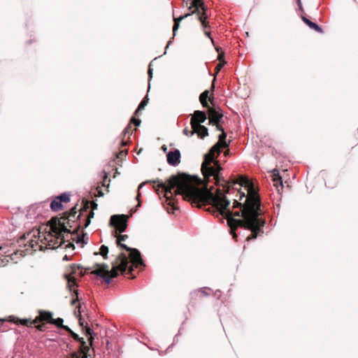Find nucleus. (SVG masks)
Instances as JSON below:
<instances>
[{
    "label": "nucleus",
    "instance_id": "4d7b16f0",
    "mask_svg": "<svg viewBox=\"0 0 358 358\" xmlns=\"http://www.w3.org/2000/svg\"><path fill=\"white\" fill-rule=\"evenodd\" d=\"M0 321H1V320H0Z\"/></svg>",
    "mask_w": 358,
    "mask_h": 358
},
{
    "label": "nucleus",
    "instance_id": "4468645a",
    "mask_svg": "<svg viewBox=\"0 0 358 358\" xmlns=\"http://www.w3.org/2000/svg\"><path fill=\"white\" fill-rule=\"evenodd\" d=\"M192 129L189 130L188 128H185L182 131L183 134L187 136H192L194 134H196L199 137V131L195 127V126H191Z\"/></svg>",
    "mask_w": 358,
    "mask_h": 358
},
{
    "label": "nucleus",
    "instance_id": "f257e3e1",
    "mask_svg": "<svg viewBox=\"0 0 358 358\" xmlns=\"http://www.w3.org/2000/svg\"><path fill=\"white\" fill-rule=\"evenodd\" d=\"M227 134L222 132L219 136L218 142L214 145L209 152L204 155L201 165L206 185L201 187L193 184L189 179L173 176L166 182L157 181L158 187L162 189L168 204L175 208L174 196L181 195L184 200L188 201L193 206L201 208L206 205L211 206L206 209L222 215L226 219L231 234L234 238L237 235L234 232L238 227H243L250 229L252 234L247 238L248 241L255 239L257 234L262 232L265 221L260 217V199L252 183L247 178L241 177L232 181V185L238 184L247 189L245 192L238 190L239 199L233 203V210H230V201L225 194L229 192V182L220 176L222 170L218 162L215 159L221 152L220 148H227Z\"/></svg>",
    "mask_w": 358,
    "mask_h": 358
},
{
    "label": "nucleus",
    "instance_id": "58836bf2",
    "mask_svg": "<svg viewBox=\"0 0 358 358\" xmlns=\"http://www.w3.org/2000/svg\"><path fill=\"white\" fill-rule=\"evenodd\" d=\"M66 247H69V248H74V245L73 244L71 243H69L68 245H66Z\"/></svg>",
    "mask_w": 358,
    "mask_h": 358
},
{
    "label": "nucleus",
    "instance_id": "1a4fd4ad",
    "mask_svg": "<svg viewBox=\"0 0 358 358\" xmlns=\"http://www.w3.org/2000/svg\"><path fill=\"white\" fill-rule=\"evenodd\" d=\"M52 320V315L50 312H41L39 315L36 317L34 320V323L41 322H46L51 323Z\"/></svg>",
    "mask_w": 358,
    "mask_h": 358
},
{
    "label": "nucleus",
    "instance_id": "ddd939ff",
    "mask_svg": "<svg viewBox=\"0 0 358 358\" xmlns=\"http://www.w3.org/2000/svg\"><path fill=\"white\" fill-rule=\"evenodd\" d=\"M273 176H274V178H273V182H274V185L278 188V187L280 186L281 188H282L283 187V185H282V178L281 177L279 176L278 174V170H273Z\"/></svg>",
    "mask_w": 358,
    "mask_h": 358
},
{
    "label": "nucleus",
    "instance_id": "37998d69",
    "mask_svg": "<svg viewBox=\"0 0 358 358\" xmlns=\"http://www.w3.org/2000/svg\"><path fill=\"white\" fill-rule=\"evenodd\" d=\"M140 196H141V194L138 192V194H137V196H136V199L137 200L139 199Z\"/></svg>",
    "mask_w": 358,
    "mask_h": 358
},
{
    "label": "nucleus",
    "instance_id": "e433bc0d",
    "mask_svg": "<svg viewBox=\"0 0 358 358\" xmlns=\"http://www.w3.org/2000/svg\"><path fill=\"white\" fill-rule=\"evenodd\" d=\"M29 323V321L28 320L24 319V322H23L24 326V325L28 326Z\"/></svg>",
    "mask_w": 358,
    "mask_h": 358
},
{
    "label": "nucleus",
    "instance_id": "9d476101",
    "mask_svg": "<svg viewBox=\"0 0 358 358\" xmlns=\"http://www.w3.org/2000/svg\"><path fill=\"white\" fill-rule=\"evenodd\" d=\"M39 215L40 212L37 211V207L36 206H31L27 210V214L26 217L27 220H29V221L32 222L38 217Z\"/></svg>",
    "mask_w": 358,
    "mask_h": 358
},
{
    "label": "nucleus",
    "instance_id": "8fccbe9b",
    "mask_svg": "<svg viewBox=\"0 0 358 358\" xmlns=\"http://www.w3.org/2000/svg\"><path fill=\"white\" fill-rule=\"evenodd\" d=\"M163 149H164V150L166 152V148L165 146H163Z\"/></svg>",
    "mask_w": 358,
    "mask_h": 358
},
{
    "label": "nucleus",
    "instance_id": "c9c22d12",
    "mask_svg": "<svg viewBox=\"0 0 358 358\" xmlns=\"http://www.w3.org/2000/svg\"><path fill=\"white\" fill-rule=\"evenodd\" d=\"M79 324L81 327H84V321L81 317L79 318Z\"/></svg>",
    "mask_w": 358,
    "mask_h": 358
},
{
    "label": "nucleus",
    "instance_id": "13d9d810",
    "mask_svg": "<svg viewBox=\"0 0 358 358\" xmlns=\"http://www.w3.org/2000/svg\"><path fill=\"white\" fill-rule=\"evenodd\" d=\"M72 358H73V357H72Z\"/></svg>",
    "mask_w": 358,
    "mask_h": 358
},
{
    "label": "nucleus",
    "instance_id": "bb28decb",
    "mask_svg": "<svg viewBox=\"0 0 358 358\" xmlns=\"http://www.w3.org/2000/svg\"><path fill=\"white\" fill-rule=\"evenodd\" d=\"M131 123H134L136 127H138L141 124V120L132 117L131 120Z\"/></svg>",
    "mask_w": 358,
    "mask_h": 358
},
{
    "label": "nucleus",
    "instance_id": "7ed1b4c3",
    "mask_svg": "<svg viewBox=\"0 0 358 358\" xmlns=\"http://www.w3.org/2000/svg\"><path fill=\"white\" fill-rule=\"evenodd\" d=\"M127 238V235H120L117 237V243L122 248L128 251L129 254L121 253L117 257L111 270H109L107 264H96V268L92 271V273L102 278L107 283H110L111 279L118 275V271L124 273L129 269L131 272L133 270L132 265H142L143 260L140 252L137 249L129 248L121 243L126 241Z\"/></svg>",
    "mask_w": 358,
    "mask_h": 358
},
{
    "label": "nucleus",
    "instance_id": "5701e85b",
    "mask_svg": "<svg viewBox=\"0 0 358 358\" xmlns=\"http://www.w3.org/2000/svg\"><path fill=\"white\" fill-rule=\"evenodd\" d=\"M9 318L10 319V321H12L13 323L22 325V319L15 318L13 316H10Z\"/></svg>",
    "mask_w": 358,
    "mask_h": 358
},
{
    "label": "nucleus",
    "instance_id": "6e6d98bb",
    "mask_svg": "<svg viewBox=\"0 0 358 358\" xmlns=\"http://www.w3.org/2000/svg\"><path fill=\"white\" fill-rule=\"evenodd\" d=\"M123 153H124V151H121L120 154H121V155H122V154H123Z\"/></svg>",
    "mask_w": 358,
    "mask_h": 358
},
{
    "label": "nucleus",
    "instance_id": "20e7f679",
    "mask_svg": "<svg viewBox=\"0 0 358 358\" xmlns=\"http://www.w3.org/2000/svg\"><path fill=\"white\" fill-rule=\"evenodd\" d=\"M183 6L188 7L190 13H186L178 18H174V25L173 27V36H176V32L179 28L180 22L183 19L187 17L192 14H196L198 20L201 22L203 27L206 29L208 27L206 22L207 14L206 8L201 0H182Z\"/></svg>",
    "mask_w": 358,
    "mask_h": 358
},
{
    "label": "nucleus",
    "instance_id": "473e14b6",
    "mask_svg": "<svg viewBox=\"0 0 358 358\" xmlns=\"http://www.w3.org/2000/svg\"><path fill=\"white\" fill-rule=\"evenodd\" d=\"M148 76H149L150 79H151L152 77V69H151V64H150V66H149Z\"/></svg>",
    "mask_w": 358,
    "mask_h": 358
},
{
    "label": "nucleus",
    "instance_id": "49530a36",
    "mask_svg": "<svg viewBox=\"0 0 358 358\" xmlns=\"http://www.w3.org/2000/svg\"><path fill=\"white\" fill-rule=\"evenodd\" d=\"M96 207H97V204L94 203V207H93V208H94V209H95Z\"/></svg>",
    "mask_w": 358,
    "mask_h": 358
},
{
    "label": "nucleus",
    "instance_id": "864d4df0",
    "mask_svg": "<svg viewBox=\"0 0 358 358\" xmlns=\"http://www.w3.org/2000/svg\"><path fill=\"white\" fill-rule=\"evenodd\" d=\"M74 292L78 294V290H75Z\"/></svg>",
    "mask_w": 358,
    "mask_h": 358
},
{
    "label": "nucleus",
    "instance_id": "2f4dec72",
    "mask_svg": "<svg viewBox=\"0 0 358 358\" xmlns=\"http://www.w3.org/2000/svg\"><path fill=\"white\" fill-rule=\"evenodd\" d=\"M87 334H89L90 336H92V330H91L90 328H88V329H87ZM89 341H90V344L92 345V337H90V338H89Z\"/></svg>",
    "mask_w": 358,
    "mask_h": 358
},
{
    "label": "nucleus",
    "instance_id": "79ce46f5",
    "mask_svg": "<svg viewBox=\"0 0 358 358\" xmlns=\"http://www.w3.org/2000/svg\"><path fill=\"white\" fill-rule=\"evenodd\" d=\"M210 32H208V31H205V35H206V36H207L210 37Z\"/></svg>",
    "mask_w": 358,
    "mask_h": 358
},
{
    "label": "nucleus",
    "instance_id": "0eeeda50",
    "mask_svg": "<svg viewBox=\"0 0 358 358\" xmlns=\"http://www.w3.org/2000/svg\"><path fill=\"white\" fill-rule=\"evenodd\" d=\"M209 122L212 124L220 123L222 120V114L220 110L215 108H209L208 110Z\"/></svg>",
    "mask_w": 358,
    "mask_h": 358
},
{
    "label": "nucleus",
    "instance_id": "a18cd8bd",
    "mask_svg": "<svg viewBox=\"0 0 358 358\" xmlns=\"http://www.w3.org/2000/svg\"><path fill=\"white\" fill-rule=\"evenodd\" d=\"M170 43H171V41H169V43L167 44V45H166V49H167V48H169V46Z\"/></svg>",
    "mask_w": 358,
    "mask_h": 358
},
{
    "label": "nucleus",
    "instance_id": "4be33fe9",
    "mask_svg": "<svg viewBox=\"0 0 358 358\" xmlns=\"http://www.w3.org/2000/svg\"><path fill=\"white\" fill-rule=\"evenodd\" d=\"M148 100L144 99L138 105V108L136 110V113H137L140 110H142L144 108V107L147 105Z\"/></svg>",
    "mask_w": 358,
    "mask_h": 358
},
{
    "label": "nucleus",
    "instance_id": "72a5a7b5",
    "mask_svg": "<svg viewBox=\"0 0 358 358\" xmlns=\"http://www.w3.org/2000/svg\"><path fill=\"white\" fill-rule=\"evenodd\" d=\"M62 329H65L70 334L73 332V331L68 326L64 325V326H62Z\"/></svg>",
    "mask_w": 358,
    "mask_h": 358
},
{
    "label": "nucleus",
    "instance_id": "c756f323",
    "mask_svg": "<svg viewBox=\"0 0 358 358\" xmlns=\"http://www.w3.org/2000/svg\"><path fill=\"white\" fill-rule=\"evenodd\" d=\"M216 126L217 130L221 131L222 132L224 131L223 127L221 126L220 123H214Z\"/></svg>",
    "mask_w": 358,
    "mask_h": 358
},
{
    "label": "nucleus",
    "instance_id": "2eb2a0df",
    "mask_svg": "<svg viewBox=\"0 0 358 358\" xmlns=\"http://www.w3.org/2000/svg\"><path fill=\"white\" fill-rule=\"evenodd\" d=\"M208 93L209 92L208 90L204 91L200 94L199 100L202 106L205 108L208 107V104L207 102V99H208Z\"/></svg>",
    "mask_w": 358,
    "mask_h": 358
},
{
    "label": "nucleus",
    "instance_id": "a19ab883",
    "mask_svg": "<svg viewBox=\"0 0 358 358\" xmlns=\"http://www.w3.org/2000/svg\"><path fill=\"white\" fill-rule=\"evenodd\" d=\"M297 2H298V5H299V8L301 9V0H297Z\"/></svg>",
    "mask_w": 358,
    "mask_h": 358
},
{
    "label": "nucleus",
    "instance_id": "a878e982",
    "mask_svg": "<svg viewBox=\"0 0 358 358\" xmlns=\"http://www.w3.org/2000/svg\"><path fill=\"white\" fill-rule=\"evenodd\" d=\"M90 349L87 350V348H81V352L83 354L81 358H87V352Z\"/></svg>",
    "mask_w": 358,
    "mask_h": 358
},
{
    "label": "nucleus",
    "instance_id": "6ab92c4d",
    "mask_svg": "<svg viewBox=\"0 0 358 358\" xmlns=\"http://www.w3.org/2000/svg\"><path fill=\"white\" fill-rule=\"evenodd\" d=\"M108 253V248L107 246L102 245L100 248L99 252H95V255H101L104 259L107 258V255Z\"/></svg>",
    "mask_w": 358,
    "mask_h": 358
},
{
    "label": "nucleus",
    "instance_id": "603ef678",
    "mask_svg": "<svg viewBox=\"0 0 358 358\" xmlns=\"http://www.w3.org/2000/svg\"><path fill=\"white\" fill-rule=\"evenodd\" d=\"M72 303H73V304H75V303H76V300H73V301H72Z\"/></svg>",
    "mask_w": 358,
    "mask_h": 358
},
{
    "label": "nucleus",
    "instance_id": "b1692460",
    "mask_svg": "<svg viewBox=\"0 0 358 358\" xmlns=\"http://www.w3.org/2000/svg\"><path fill=\"white\" fill-rule=\"evenodd\" d=\"M94 216V213L93 212H91L90 213V215H88V217L85 220V227H87L89 226V224H90V222H91V218L93 217Z\"/></svg>",
    "mask_w": 358,
    "mask_h": 358
},
{
    "label": "nucleus",
    "instance_id": "c03bdc74",
    "mask_svg": "<svg viewBox=\"0 0 358 358\" xmlns=\"http://www.w3.org/2000/svg\"><path fill=\"white\" fill-rule=\"evenodd\" d=\"M221 58H222V55H219V56H218V59H219L220 61H221Z\"/></svg>",
    "mask_w": 358,
    "mask_h": 358
},
{
    "label": "nucleus",
    "instance_id": "f3484780",
    "mask_svg": "<svg viewBox=\"0 0 358 358\" xmlns=\"http://www.w3.org/2000/svg\"><path fill=\"white\" fill-rule=\"evenodd\" d=\"M71 336L74 340L80 343L81 348H87L89 350V347L86 345V342L85 341L84 338L79 337V336L73 331L71 334Z\"/></svg>",
    "mask_w": 358,
    "mask_h": 358
},
{
    "label": "nucleus",
    "instance_id": "7c9ffc66",
    "mask_svg": "<svg viewBox=\"0 0 358 358\" xmlns=\"http://www.w3.org/2000/svg\"><path fill=\"white\" fill-rule=\"evenodd\" d=\"M6 262H8V259L6 258H0V266H5Z\"/></svg>",
    "mask_w": 358,
    "mask_h": 358
},
{
    "label": "nucleus",
    "instance_id": "5fc2aeb1",
    "mask_svg": "<svg viewBox=\"0 0 358 358\" xmlns=\"http://www.w3.org/2000/svg\"><path fill=\"white\" fill-rule=\"evenodd\" d=\"M19 239H22V236H20L19 237Z\"/></svg>",
    "mask_w": 358,
    "mask_h": 358
},
{
    "label": "nucleus",
    "instance_id": "9b49d317",
    "mask_svg": "<svg viewBox=\"0 0 358 358\" xmlns=\"http://www.w3.org/2000/svg\"><path fill=\"white\" fill-rule=\"evenodd\" d=\"M302 20L304 23H306L310 29H314L315 31L319 32V33H323L322 29L318 26L315 22H313L309 19H308L306 17L303 16Z\"/></svg>",
    "mask_w": 358,
    "mask_h": 358
},
{
    "label": "nucleus",
    "instance_id": "c85d7f7f",
    "mask_svg": "<svg viewBox=\"0 0 358 358\" xmlns=\"http://www.w3.org/2000/svg\"><path fill=\"white\" fill-rule=\"evenodd\" d=\"M224 63H222L221 62L218 63L215 67V70L217 72L220 71L221 69L223 67Z\"/></svg>",
    "mask_w": 358,
    "mask_h": 358
},
{
    "label": "nucleus",
    "instance_id": "09e8293b",
    "mask_svg": "<svg viewBox=\"0 0 358 358\" xmlns=\"http://www.w3.org/2000/svg\"><path fill=\"white\" fill-rule=\"evenodd\" d=\"M64 259H66V260L68 259L67 255L64 256Z\"/></svg>",
    "mask_w": 358,
    "mask_h": 358
},
{
    "label": "nucleus",
    "instance_id": "39448f33",
    "mask_svg": "<svg viewBox=\"0 0 358 358\" xmlns=\"http://www.w3.org/2000/svg\"><path fill=\"white\" fill-rule=\"evenodd\" d=\"M207 119L206 114L204 111L195 110L194 114L192 115L190 120L191 126H195L199 131V138H203L208 136V129L205 126L201 125Z\"/></svg>",
    "mask_w": 358,
    "mask_h": 358
},
{
    "label": "nucleus",
    "instance_id": "aec40b11",
    "mask_svg": "<svg viewBox=\"0 0 358 358\" xmlns=\"http://www.w3.org/2000/svg\"><path fill=\"white\" fill-rule=\"evenodd\" d=\"M61 202H69L70 201V195L66 193H63L59 196H57Z\"/></svg>",
    "mask_w": 358,
    "mask_h": 358
},
{
    "label": "nucleus",
    "instance_id": "f03ea898",
    "mask_svg": "<svg viewBox=\"0 0 358 358\" xmlns=\"http://www.w3.org/2000/svg\"><path fill=\"white\" fill-rule=\"evenodd\" d=\"M76 207H74L71 210L67 217H52L48 222V224L45 227L44 233H42L41 229H33L27 234L24 233V241L29 238L27 242L31 248L34 247V242L38 243V241L49 246L50 248L61 246L68 241L69 236L71 234L69 229L72 227L71 222L76 218Z\"/></svg>",
    "mask_w": 358,
    "mask_h": 358
},
{
    "label": "nucleus",
    "instance_id": "ea45409f",
    "mask_svg": "<svg viewBox=\"0 0 358 358\" xmlns=\"http://www.w3.org/2000/svg\"><path fill=\"white\" fill-rule=\"evenodd\" d=\"M144 185H145V182H142V183H141V184L139 185V186H138V190H139L141 188H142V187L144 186Z\"/></svg>",
    "mask_w": 358,
    "mask_h": 358
},
{
    "label": "nucleus",
    "instance_id": "f8f14e48",
    "mask_svg": "<svg viewBox=\"0 0 358 358\" xmlns=\"http://www.w3.org/2000/svg\"><path fill=\"white\" fill-rule=\"evenodd\" d=\"M76 273L75 267H73V271L70 274L66 275V280L68 282V287L70 290H71L74 286L77 285L76 279L73 276V273Z\"/></svg>",
    "mask_w": 358,
    "mask_h": 358
},
{
    "label": "nucleus",
    "instance_id": "412c9836",
    "mask_svg": "<svg viewBox=\"0 0 358 358\" xmlns=\"http://www.w3.org/2000/svg\"><path fill=\"white\" fill-rule=\"evenodd\" d=\"M63 322H64L63 319L58 317L55 320L52 318L51 323L55 324L56 326H57L59 327L62 328V326H64Z\"/></svg>",
    "mask_w": 358,
    "mask_h": 358
},
{
    "label": "nucleus",
    "instance_id": "3c124183",
    "mask_svg": "<svg viewBox=\"0 0 358 358\" xmlns=\"http://www.w3.org/2000/svg\"><path fill=\"white\" fill-rule=\"evenodd\" d=\"M27 243H24V248H26V247H27Z\"/></svg>",
    "mask_w": 358,
    "mask_h": 358
},
{
    "label": "nucleus",
    "instance_id": "de8ad7c7",
    "mask_svg": "<svg viewBox=\"0 0 358 358\" xmlns=\"http://www.w3.org/2000/svg\"><path fill=\"white\" fill-rule=\"evenodd\" d=\"M140 206H141V203H140V201H138V205L136 206V208H138V207H140Z\"/></svg>",
    "mask_w": 358,
    "mask_h": 358
},
{
    "label": "nucleus",
    "instance_id": "423d86ee",
    "mask_svg": "<svg viewBox=\"0 0 358 358\" xmlns=\"http://www.w3.org/2000/svg\"><path fill=\"white\" fill-rule=\"evenodd\" d=\"M110 224L117 231L122 233L127 227V217L124 215H114L110 217Z\"/></svg>",
    "mask_w": 358,
    "mask_h": 358
},
{
    "label": "nucleus",
    "instance_id": "f704fd0d",
    "mask_svg": "<svg viewBox=\"0 0 358 358\" xmlns=\"http://www.w3.org/2000/svg\"><path fill=\"white\" fill-rule=\"evenodd\" d=\"M45 323H42L41 324L38 325L36 327L40 331H43L45 327Z\"/></svg>",
    "mask_w": 358,
    "mask_h": 358
},
{
    "label": "nucleus",
    "instance_id": "dca6fc26",
    "mask_svg": "<svg viewBox=\"0 0 358 358\" xmlns=\"http://www.w3.org/2000/svg\"><path fill=\"white\" fill-rule=\"evenodd\" d=\"M50 208L53 211H59L62 208V202L57 197L51 202Z\"/></svg>",
    "mask_w": 358,
    "mask_h": 358
},
{
    "label": "nucleus",
    "instance_id": "4c0bfd02",
    "mask_svg": "<svg viewBox=\"0 0 358 358\" xmlns=\"http://www.w3.org/2000/svg\"><path fill=\"white\" fill-rule=\"evenodd\" d=\"M206 288H202L200 289V291L205 295H208V294L206 293V292L205 291Z\"/></svg>",
    "mask_w": 358,
    "mask_h": 358
},
{
    "label": "nucleus",
    "instance_id": "cd10ccee",
    "mask_svg": "<svg viewBox=\"0 0 358 358\" xmlns=\"http://www.w3.org/2000/svg\"><path fill=\"white\" fill-rule=\"evenodd\" d=\"M76 243H84V238L83 237H81L78 235H76Z\"/></svg>",
    "mask_w": 358,
    "mask_h": 358
},
{
    "label": "nucleus",
    "instance_id": "393cba45",
    "mask_svg": "<svg viewBox=\"0 0 358 358\" xmlns=\"http://www.w3.org/2000/svg\"><path fill=\"white\" fill-rule=\"evenodd\" d=\"M132 130H131V126L130 124L127 125V127L124 129V134L126 136V135H129V134H131L132 133Z\"/></svg>",
    "mask_w": 358,
    "mask_h": 358
},
{
    "label": "nucleus",
    "instance_id": "6e6552de",
    "mask_svg": "<svg viewBox=\"0 0 358 358\" xmlns=\"http://www.w3.org/2000/svg\"><path fill=\"white\" fill-rule=\"evenodd\" d=\"M180 152L178 150L169 152L167 154V162L169 164L176 166L180 162Z\"/></svg>",
    "mask_w": 358,
    "mask_h": 358
},
{
    "label": "nucleus",
    "instance_id": "a211bd4d",
    "mask_svg": "<svg viewBox=\"0 0 358 358\" xmlns=\"http://www.w3.org/2000/svg\"><path fill=\"white\" fill-rule=\"evenodd\" d=\"M22 256V251L17 250V252L11 254V255L10 256V259L14 263H17L18 261L20 260Z\"/></svg>",
    "mask_w": 358,
    "mask_h": 358
}]
</instances>
